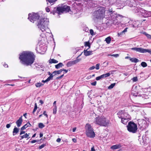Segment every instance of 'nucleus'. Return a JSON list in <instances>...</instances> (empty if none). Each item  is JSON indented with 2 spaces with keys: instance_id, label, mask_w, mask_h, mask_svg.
<instances>
[{
  "instance_id": "ddd939ff",
  "label": "nucleus",
  "mask_w": 151,
  "mask_h": 151,
  "mask_svg": "<svg viewBox=\"0 0 151 151\" xmlns=\"http://www.w3.org/2000/svg\"><path fill=\"white\" fill-rule=\"evenodd\" d=\"M93 51H88L87 50H84L83 51L84 54L86 56H88L92 54Z\"/></svg>"
},
{
  "instance_id": "69168bd1",
  "label": "nucleus",
  "mask_w": 151,
  "mask_h": 151,
  "mask_svg": "<svg viewBox=\"0 0 151 151\" xmlns=\"http://www.w3.org/2000/svg\"><path fill=\"white\" fill-rule=\"evenodd\" d=\"M4 66L5 68L8 67V65L6 64H4Z\"/></svg>"
},
{
  "instance_id": "6ab92c4d",
  "label": "nucleus",
  "mask_w": 151,
  "mask_h": 151,
  "mask_svg": "<svg viewBox=\"0 0 151 151\" xmlns=\"http://www.w3.org/2000/svg\"><path fill=\"white\" fill-rule=\"evenodd\" d=\"M29 134H27V133H26L24 135L22 136H20V137H21V139H22L24 138H29V137H28L29 136Z\"/></svg>"
},
{
  "instance_id": "39448f33",
  "label": "nucleus",
  "mask_w": 151,
  "mask_h": 151,
  "mask_svg": "<svg viewBox=\"0 0 151 151\" xmlns=\"http://www.w3.org/2000/svg\"><path fill=\"white\" fill-rule=\"evenodd\" d=\"M70 10V7L69 6L65 5L63 7H57L56 9H54L51 12V13L53 14L54 15H55L56 13L59 14H61L64 12H69Z\"/></svg>"
},
{
  "instance_id": "49530a36",
  "label": "nucleus",
  "mask_w": 151,
  "mask_h": 151,
  "mask_svg": "<svg viewBox=\"0 0 151 151\" xmlns=\"http://www.w3.org/2000/svg\"><path fill=\"white\" fill-rule=\"evenodd\" d=\"M10 126H11V124H7L6 125V127L7 128H9L10 127Z\"/></svg>"
},
{
  "instance_id": "bb28decb",
  "label": "nucleus",
  "mask_w": 151,
  "mask_h": 151,
  "mask_svg": "<svg viewBox=\"0 0 151 151\" xmlns=\"http://www.w3.org/2000/svg\"><path fill=\"white\" fill-rule=\"evenodd\" d=\"M57 106H56V105H55V107H54V108L53 109V114H56V112H57Z\"/></svg>"
},
{
  "instance_id": "de8ad7c7",
  "label": "nucleus",
  "mask_w": 151,
  "mask_h": 151,
  "mask_svg": "<svg viewBox=\"0 0 151 151\" xmlns=\"http://www.w3.org/2000/svg\"><path fill=\"white\" fill-rule=\"evenodd\" d=\"M61 141V139L60 138H58L57 139L56 141L58 142H60Z\"/></svg>"
},
{
  "instance_id": "20e7f679",
  "label": "nucleus",
  "mask_w": 151,
  "mask_h": 151,
  "mask_svg": "<svg viewBox=\"0 0 151 151\" xmlns=\"http://www.w3.org/2000/svg\"><path fill=\"white\" fill-rule=\"evenodd\" d=\"M118 117L121 119V122L124 124H126L129 120V116L127 113L122 111H119L117 114Z\"/></svg>"
},
{
  "instance_id": "9d476101",
  "label": "nucleus",
  "mask_w": 151,
  "mask_h": 151,
  "mask_svg": "<svg viewBox=\"0 0 151 151\" xmlns=\"http://www.w3.org/2000/svg\"><path fill=\"white\" fill-rule=\"evenodd\" d=\"M81 60V58L77 59H76L75 60L72 61H70V62H68L67 63L66 65L68 67H70L72 66V65L75 64L76 63H77L78 62L80 61Z\"/></svg>"
},
{
  "instance_id": "423d86ee",
  "label": "nucleus",
  "mask_w": 151,
  "mask_h": 151,
  "mask_svg": "<svg viewBox=\"0 0 151 151\" xmlns=\"http://www.w3.org/2000/svg\"><path fill=\"white\" fill-rule=\"evenodd\" d=\"M86 130V134L90 138H93L95 137V134L93 131V128L91 124H87L85 126Z\"/></svg>"
},
{
  "instance_id": "f3484780",
  "label": "nucleus",
  "mask_w": 151,
  "mask_h": 151,
  "mask_svg": "<svg viewBox=\"0 0 151 151\" xmlns=\"http://www.w3.org/2000/svg\"><path fill=\"white\" fill-rule=\"evenodd\" d=\"M54 76V75L52 73V74H50V76L45 80V82H48L50 81L51 80H52L53 78V76Z\"/></svg>"
},
{
  "instance_id": "473e14b6",
  "label": "nucleus",
  "mask_w": 151,
  "mask_h": 151,
  "mask_svg": "<svg viewBox=\"0 0 151 151\" xmlns=\"http://www.w3.org/2000/svg\"><path fill=\"white\" fill-rule=\"evenodd\" d=\"M27 124H25L24 126H23L21 128V130H23L24 129H25L27 127Z\"/></svg>"
},
{
  "instance_id": "bf43d9fd",
  "label": "nucleus",
  "mask_w": 151,
  "mask_h": 151,
  "mask_svg": "<svg viewBox=\"0 0 151 151\" xmlns=\"http://www.w3.org/2000/svg\"><path fill=\"white\" fill-rule=\"evenodd\" d=\"M91 151H95L94 147H93L91 148Z\"/></svg>"
},
{
  "instance_id": "72a5a7b5",
  "label": "nucleus",
  "mask_w": 151,
  "mask_h": 151,
  "mask_svg": "<svg viewBox=\"0 0 151 151\" xmlns=\"http://www.w3.org/2000/svg\"><path fill=\"white\" fill-rule=\"evenodd\" d=\"M42 85V84L41 83H37L35 84V86L37 87H40Z\"/></svg>"
},
{
  "instance_id": "f257e3e1",
  "label": "nucleus",
  "mask_w": 151,
  "mask_h": 151,
  "mask_svg": "<svg viewBox=\"0 0 151 151\" xmlns=\"http://www.w3.org/2000/svg\"><path fill=\"white\" fill-rule=\"evenodd\" d=\"M19 58L20 60V62L22 64L29 65L34 63L35 56L31 52L24 51L19 54Z\"/></svg>"
},
{
  "instance_id": "2f4dec72",
  "label": "nucleus",
  "mask_w": 151,
  "mask_h": 151,
  "mask_svg": "<svg viewBox=\"0 0 151 151\" xmlns=\"http://www.w3.org/2000/svg\"><path fill=\"white\" fill-rule=\"evenodd\" d=\"M144 51H145V53L148 52L151 55V49L150 50L145 49Z\"/></svg>"
},
{
  "instance_id": "7ed1b4c3",
  "label": "nucleus",
  "mask_w": 151,
  "mask_h": 151,
  "mask_svg": "<svg viewBox=\"0 0 151 151\" xmlns=\"http://www.w3.org/2000/svg\"><path fill=\"white\" fill-rule=\"evenodd\" d=\"M95 123L100 126L106 127L109 122V120L104 116L96 117L95 118Z\"/></svg>"
},
{
  "instance_id": "aec40b11",
  "label": "nucleus",
  "mask_w": 151,
  "mask_h": 151,
  "mask_svg": "<svg viewBox=\"0 0 151 151\" xmlns=\"http://www.w3.org/2000/svg\"><path fill=\"white\" fill-rule=\"evenodd\" d=\"M130 60L134 63H137L139 61V60L136 58H130Z\"/></svg>"
},
{
  "instance_id": "052dcab7",
  "label": "nucleus",
  "mask_w": 151,
  "mask_h": 151,
  "mask_svg": "<svg viewBox=\"0 0 151 151\" xmlns=\"http://www.w3.org/2000/svg\"><path fill=\"white\" fill-rule=\"evenodd\" d=\"M76 129V127L74 128L73 129V132H74L75 131Z\"/></svg>"
},
{
  "instance_id": "f704fd0d",
  "label": "nucleus",
  "mask_w": 151,
  "mask_h": 151,
  "mask_svg": "<svg viewBox=\"0 0 151 151\" xmlns=\"http://www.w3.org/2000/svg\"><path fill=\"white\" fill-rule=\"evenodd\" d=\"M45 146H46V144H43L42 145H41L39 147V148L40 149H41L43 148V147H44Z\"/></svg>"
},
{
  "instance_id": "a19ab883",
  "label": "nucleus",
  "mask_w": 151,
  "mask_h": 151,
  "mask_svg": "<svg viewBox=\"0 0 151 151\" xmlns=\"http://www.w3.org/2000/svg\"><path fill=\"white\" fill-rule=\"evenodd\" d=\"M124 32H122V31L121 32L118 33V35L119 36H121L122 35H123L124 34Z\"/></svg>"
},
{
  "instance_id": "c03bdc74",
  "label": "nucleus",
  "mask_w": 151,
  "mask_h": 151,
  "mask_svg": "<svg viewBox=\"0 0 151 151\" xmlns=\"http://www.w3.org/2000/svg\"><path fill=\"white\" fill-rule=\"evenodd\" d=\"M111 55L112 56H114L115 57H117L119 56V55L118 54H115V55L113 54V55Z\"/></svg>"
},
{
  "instance_id": "680f3d73",
  "label": "nucleus",
  "mask_w": 151,
  "mask_h": 151,
  "mask_svg": "<svg viewBox=\"0 0 151 151\" xmlns=\"http://www.w3.org/2000/svg\"><path fill=\"white\" fill-rule=\"evenodd\" d=\"M40 102L41 104H42L43 103V101L41 100H40Z\"/></svg>"
},
{
  "instance_id": "7c9ffc66",
  "label": "nucleus",
  "mask_w": 151,
  "mask_h": 151,
  "mask_svg": "<svg viewBox=\"0 0 151 151\" xmlns=\"http://www.w3.org/2000/svg\"><path fill=\"white\" fill-rule=\"evenodd\" d=\"M109 1L110 4H112L116 2V0H109Z\"/></svg>"
},
{
  "instance_id": "5701e85b",
  "label": "nucleus",
  "mask_w": 151,
  "mask_h": 151,
  "mask_svg": "<svg viewBox=\"0 0 151 151\" xmlns=\"http://www.w3.org/2000/svg\"><path fill=\"white\" fill-rule=\"evenodd\" d=\"M110 75V74L109 73H107L106 74H103L101 75L102 78H106V77L109 76Z\"/></svg>"
},
{
  "instance_id": "1a4fd4ad",
  "label": "nucleus",
  "mask_w": 151,
  "mask_h": 151,
  "mask_svg": "<svg viewBox=\"0 0 151 151\" xmlns=\"http://www.w3.org/2000/svg\"><path fill=\"white\" fill-rule=\"evenodd\" d=\"M105 10L104 8L101 7L96 12V18H101L105 16Z\"/></svg>"
},
{
  "instance_id": "4d7b16f0",
  "label": "nucleus",
  "mask_w": 151,
  "mask_h": 151,
  "mask_svg": "<svg viewBox=\"0 0 151 151\" xmlns=\"http://www.w3.org/2000/svg\"><path fill=\"white\" fill-rule=\"evenodd\" d=\"M56 101H55L53 103V106L54 107H55V105H56Z\"/></svg>"
},
{
  "instance_id": "6e6d98bb",
  "label": "nucleus",
  "mask_w": 151,
  "mask_h": 151,
  "mask_svg": "<svg viewBox=\"0 0 151 151\" xmlns=\"http://www.w3.org/2000/svg\"><path fill=\"white\" fill-rule=\"evenodd\" d=\"M37 109H35V108H34V109H33V114H34V113L36 111V110H37Z\"/></svg>"
},
{
  "instance_id": "9b49d317",
  "label": "nucleus",
  "mask_w": 151,
  "mask_h": 151,
  "mask_svg": "<svg viewBox=\"0 0 151 151\" xmlns=\"http://www.w3.org/2000/svg\"><path fill=\"white\" fill-rule=\"evenodd\" d=\"M132 50H134L137 52L142 53H145V49L141 47H133L131 48Z\"/></svg>"
},
{
  "instance_id": "393cba45",
  "label": "nucleus",
  "mask_w": 151,
  "mask_h": 151,
  "mask_svg": "<svg viewBox=\"0 0 151 151\" xmlns=\"http://www.w3.org/2000/svg\"><path fill=\"white\" fill-rule=\"evenodd\" d=\"M141 65L143 67H145L147 66V64L146 63L144 62H142L141 63Z\"/></svg>"
},
{
  "instance_id": "a878e982",
  "label": "nucleus",
  "mask_w": 151,
  "mask_h": 151,
  "mask_svg": "<svg viewBox=\"0 0 151 151\" xmlns=\"http://www.w3.org/2000/svg\"><path fill=\"white\" fill-rule=\"evenodd\" d=\"M116 83H112L108 87V88L109 89H111L112 88L114 87L115 86Z\"/></svg>"
},
{
  "instance_id": "603ef678",
  "label": "nucleus",
  "mask_w": 151,
  "mask_h": 151,
  "mask_svg": "<svg viewBox=\"0 0 151 151\" xmlns=\"http://www.w3.org/2000/svg\"><path fill=\"white\" fill-rule=\"evenodd\" d=\"M25 133V132L24 131H21V132H20V135H21L22 134Z\"/></svg>"
},
{
  "instance_id": "4c0bfd02",
  "label": "nucleus",
  "mask_w": 151,
  "mask_h": 151,
  "mask_svg": "<svg viewBox=\"0 0 151 151\" xmlns=\"http://www.w3.org/2000/svg\"><path fill=\"white\" fill-rule=\"evenodd\" d=\"M101 78H102L101 75L100 76L96 77V80L97 81H98Z\"/></svg>"
},
{
  "instance_id": "f8f14e48",
  "label": "nucleus",
  "mask_w": 151,
  "mask_h": 151,
  "mask_svg": "<svg viewBox=\"0 0 151 151\" xmlns=\"http://www.w3.org/2000/svg\"><path fill=\"white\" fill-rule=\"evenodd\" d=\"M22 116H21L16 122V124L18 127H20L22 122Z\"/></svg>"
},
{
  "instance_id": "5fc2aeb1",
  "label": "nucleus",
  "mask_w": 151,
  "mask_h": 151,
  "mask_svg": "<svg viewBox=\"0 0 151 151\" xmlns=\"http://www.w3.org/2000/svg\"><path fill=\"white\" fill-rule=\"evenodd\" d=\"M37 104L36 103H35V104L34 108H35V109H37Z\"/></svg>"
},
{
  "instance_id": "09e8293b",
  "label": "nucleus",
  "mask_w": 151,
  "mask_h": 151,
  "mask_svg": "<svg viewBox=\"0 0 151 151\" xmlns=\"http://www.w3.org/2000/svg\"><path fill=\"white\" fill-rule=\"evenodd\" d=\"M127 28H126L125 29L122 31V32H124V33H125V32H126L127 31Z\"/></svg>"
},
{
  "instance_id": "dca6fc26",
  "label": "nucleus",
  "mask_w": 151,
  "mask_h": 151,
  "mask_svg": "<svg viewBox=\"0 0 151 151\" xmlns=\"http://www.w3.org/2000/svg\"><path fill=\"white\" fill-rule=\"evenodd\" d=\"M63 71V69H60L59 70H58V71H54L52 73L53 74L54 76L56 75L57 74H60L61 72H62Z\"/></svg>"
},
{
  "instance_id": "774afa93",
  "label": "nucleus",
  "mask_w": 151,
  "mask_h": 151,
  "mask_svg": "<svg viewBox=\"0 0 151 151\" xmlns=\"http://www.w3.org/2000/svg\"><path fill=\"white\" fill-rule=\"evenodd\" d=\"M130 58H131L128 56L126 57L125 58V59H129L130 60Z\"/></svg>"
},
{
  "instance_id": "2eb2a0df",
  "label": "nucleus",
  "mask_w": 151,
  "mask_h": 151,
  "mask_svg": "<svg viewBox=\"0 0 151 151\" xmlns=\"http://www.w3.org/2000/svg\"><path fill=\"white\" fill-rule=\"evenodd\" d=\"M19 131V129H18L16 127H15L13 129V135L14 136Z\"/></svg>"
},
{
  "instance_id": "c85d7f7f",
  "label": "nucleus",
  "mask_w": 151,
  "mask_h": 151,
  "mask_svg": "<svg viewBox=\"0 0 151 151\" xmlns=\"http://www.w3.org/2000/svg\"><path fill=\"white\" fill-rule=\"evenodd\" d=\"M47 1H48L50 3V4L52 3H53L52 4H53V3L55 2L57 0H46Z\"/></svg>"
},
{
  "instance_id": "37998d69",
  "label": "nucleus",
  "mask_w": 151,
  "mask_h": 151,
  "mask_svg": "<svg viewBox=\"0 0 151 151\" xmlns=\"http://www.w3.org/2000/svg\"><path fill=\"white\" fill-rule=\"evenodd\" d=\"M96 82L95 81L94 82H93L91 83V85H92L93 86H95L96 85Z\"/></svg>"
},
{
  "instance_id": "6e6552de",
  "label": "nucleus",
  "mask_w": 151,
  "mask_h": 151,
  "mask_svg": "<svg viewBox=\"0 0 151 151\" xmlns=\"http://www.w3.org/2000/svg\"><path fill=\"white\" fill-rule=\"evenodd\" d=\"M42 18L40 17L39 14L37 13H33L29 14L28 19L32 23L37 22L38 19H41Z\"/></svg>"
},
{
  "instance_id": "c756f323",
  "label": "nucleus",
  "mask_w": 151,
  "mask_h": 151,
  "mask_svg": "<svg viewBox=\"0 0 151 151\" xmlns=\"http://www.w3.org/2000/svg\"><path fill=\"white\" fill-rule=\"evenodd\" d=\"M144 34L146 35V36L149 39H151V35H149L148 34H147L145 32L144 33Z\"/></svg>"
},
{
  "instance_id": "3c124183",
  "label": "nucleus",
  "mask_w": 151,
  "mask_h": 151,
  "mask_svg": "<svg viewBox=\"0 0 151 151\" xmlns=\"http://www.w3.org/2000/svg\"><path fill=\"white\" fill-rule=\"evenodd\" d=\"M37 142V140H33L31 142V143H33Z\"/></svg>"
},
{
  "instance_id": "ea45409f",
  "label": "nucleus",
  "mask_w": 151,
  "mask_h": 151,
  "mask_svg": "<svg viewBox=\"0 0 151 151\" xmlns=\"http://www.w3.org/2000/svg\"><path fill=\"white\" fill-rule=\"evenodd\" d=\"M95 68V67L94 66H91L89 68V70H93Z\"/></svg>"
},
{
  "instance_id": "13d9d810",
  "label": "nucleus",
  "mask_w": 151,
  "mask_h": 151,
  "mask_svg": "<svg viewBox=\"0 0 151 151\" xmlns=\"http://www.w3.org/2000/svg\"><path fill=\"white\" fill-rule=\"evenodd\" d=\"M43 134L42 133H40V137H41L43 136Z\"/></svg>"
},
{
  "instance_id": "412c9836",
  "label": "nucleus",
  "mask_w": 151,
  "mask_h": 151,
  "mask_svg": "<svg viewBox=\"0 0 151 151\" xmlns=\"http://www.w3.org/2000/svg\"><path fill=\"white\" fill-rule=\"evenodd\" d=\"M63 66V65L62 63H60L59 64L55 65V68L57 69H58L61 67Z\"/></svg>"
},
{
  "instance_id": "58836bf2",
  "label": "nucleus",
  "mask_w": 151,
  "mask_h": 151,
  "mask_svg": "<svg viewBox=\"0 0 151 151\" xmlns=\"http://www.w3.org/2000/svg\"><path fill=\"white\" fill-rule=\"evenodd\" d=\"M90 33L91 35H93V29H91L90 30Z\"/></svg>"
},
{
  "instance_id": "338daca9",
  "label": "nucleus",
  "mask_w": 151,
  "mask_h": 151,
  "mask_svg": "<svg viewBox=\"0 0 151 151\" xmlns=\"http://www.w3.org/2000/svg\"><path fill=\"white\" fill-rule=\"evenodd\" d=\"M63 69V71H64L65 73H67V72L68 71V70H65V69Z\"/></svg>"
},
{
  "instance_id": "79ce46f5",
  "label": "nucleus",
  "mask_w": 151,
  "mask_h": 151,
  "mask_svg": "<svg viewBox=\"0 0 151 151\" xmlns=\"http://www.w3.org/2000/svg\"><path fill=\"white\" fill-rule=\"evenodd\" d=\"M45 10L47 12H49L50 11V9L48 7H47L45 8Z\"/></svg>"
},
{
  "instance_id": "4468645a",
  "label": "nucleus",
  "mask_w": 151,
  "mask_h": 151,
  "mask_svg": "<svg viewBox=\"0 0 151 151\" xmlns=\"http://www.w3.org/2000/svg\"><path fill=\"white\" fill-rule=\"evenodd\" d=\"M121 147V146L120 144H118L112 146L111 148L112 150H114L119 148Z\"/></svg>"
},
{
  "instance_id": "0eeeda50",
  "label": "nucleus",
  "mask_w": 151,
  "mask_h": 151,
  "mask_svg": "<svg viewBox=\"0 0 151 151\" xmlns=\"http://www.w3.org/2000/svg\"><path fill=\"white\" fill-rule=\"evenodd\" d=\"M128 131L133 133H135L137 131V125L134 123L131 122H129L127 126Z\"/></svg>"
},
{
  "instance_id": "e2e57ef3",
  "label": "nucleus",
  "mask_w": 151,
  "mask_h": 151,
  "mask_svg": "<svg viewBox=\"0 0 151 151\" xmlns=\"http://www.w3.org/2000/svg\"><path fill=\"white\" fill-rule=\"evenodd\" d=\"M27 124V127H30L31 126V125L29 123H27V124Z\"/></svg>"
},
{
  "instance_id": "b1692460",
  "label": "nucleus",
  "mask_w": 151,
  "mask_h": 151,
  "mask_svg": "<svg viewBox=\"0 0 151 151\" xmlns=\"http://www.w3.org/2000/svg\"><path fill=\"white\" fill-rule=\"evenodd\" d=\"M84 46L85 47H88V49L90 47V45L89 42H84Z\"/></svg>"
},
{
  "instance_id": "e433bc0d",
  "label": "nucleus",
  "mask_w": 151,
  "mask_h": 151,
  "mask_svg": "<svg viewBox=\"0 0 151 151\" xmlns=\"http://www.w3.org/2000/svg\"><path fill=\"white\" fill-rule=\"evenodd\" d=\"M132 80L133 82H136L137 81V77H134L132 79Z\"/></svg>"
},
{
  "instance_id": "8fccbe9b",
  "label": "nucleus",
  "mask_w": 151,
  "mask_h": 151,
  "mask_svg": "<svg viewBox=\"0 0 151 151\" xmlns=\"http://www.w3.org/2000/svg\"><path fill=\"white\" fill-rule=\"evenodd\" d=\"M112 10L111 9H109V10H108V12H109L110 13H111L112 12Z\"/></svg>"
},
{
  "instance_id": "864d4df0",
  "label": "nucleus",
  "mask_w": 151,
  "mask_h": 151,
  "mask_svg": "<svg viewBox=\"0 0 151 151\" xmlns=\"http://www.w3.org/2000/svg\"><path fill=\"white\" fill-rule=\"evenodd\" d=\"M72 140L74 142H76V139L75 138H73L72 139Z\"/></svg>"
},
{
  "instance_id": "4be33fe9",
  "label": "nucleus",
  "mask_w": 151,
  "mask_h": 151,
  "mask_svg": "<svg viewBox=\"0 0 151 151\" xmlns=\"http://www.w3.org/2000/svg\"><path fill=\"white\" fill-rule=\"evenodd\" d=\"M105 41L107 44L110 43L111 41V38L110 37H108L105 39Z\"/></svg>"
},
{
  "instance_id": "f03ea898",
  "label": "nucleus",
  "mask_w": 151,
  "mask_h": 151,
  "mask_svg": "<svg viewBox=\"0 0 151 151\" xmlns=\"http://www.w3.org/2000/svg\"><path fill=\"white\" fill-rule=\"evenodd\" d=\"M48 20L47 18H43L38 19L36 24L38 28L42 32H48L49 31L48 27Z\"/></svg>"
},
{
  "instance_id": "cd10ccee",
  "label": "nucleus",
  "mask_w": 151,
  "mask_h": 151,
  "mask_svg": "<svg viewBox=\"0 0 151 151\" xmlns=\"http://www.w3.org/2000/svg\"><path fill=\"white\" fill-rule=\"evenodd\" d=\"M38 126L40 128L42 129L45 126L42 123H40L39 124Z\"/></svg>"
},
{
  "instance_id": "c9c22d12",
  "label": "nucleus",
  "mask_w": 151,
  "mask_h": 151,
  "mask_svg": "<svg viewBox=\"0 0 151 151\" xmlns=\"http://www.w3.org/2000/svg\"><path fill=\"white\" fill-rule=\"evenodd\" d=\"M100 65V64L99 63H97V64H96V68L95 67V68L96 70H99V69Z\"/></svg>"
},
{
  "instance_id": "0e129e2a",
  "label": "nucleus",
  "mask_w": 151,
  "mask_h": 151,
  "mask_svg": "<svg viewBox=\"0 0 151 151\" xmlns=\"http://www.w3.org/2000/svg\"><path fill=\"white\" fill-rule=\"evenodd\" d=\"M116 18H119V17H121V16L120 15H118L117 16H116Z\"/></svg>"
},
{
  "instance_id": "a18cd8bd",
  "label": "nucleus",
  "mask_w": 151,
  "mask_h": 151,
  "mask_svg": "<svg viewBox=\"0 0 151 151\" xmlns=\"http://www.w3.org/2000/svg\"><path fill=\"white\" fill-rule=\"evenodd\" d=\"M63 76H64V74H63L61 76H60L57 77L56 78L57 79H59L61 78H62V77H63Z\"/></svg>"
},
{
  "instance_id": "a211bd4d",
  "label": "nucleus",
  "mask_w": 151,
  "mask_h": 151,
  "mask_svg": "<svg viewBox=\"0 0 151 151\" xmlns=\"http://www.w3.org/2000/svg\"><path fill=\"white\" fill-rule=\"evenodd\" d=\"M49 63H56L58 62V61L53 59H50V60L49 61Z\"/></svg>"
}]
</instances>
